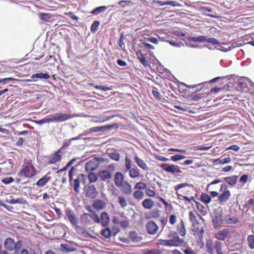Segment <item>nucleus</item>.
Returning a JSON list of instances; mask_svg holds the SVG:
<instances>
[{
    "instance_id": "1",
    "label": "nucleus",
    "mask_w": 254,
    "mask_h": 254,
    "mask_svg": "<svg viewBox=\"0 0 254 254\" xmlns=\"http://www.w3.org/2000/svg\"><path fill=\"white\" fill-rule=\"evenodd\" d=\"M175 190L179 198L182 197L189 202L195 201V197L192 195L196 194V190L192 185L187 183L180 184L175 187Z\"/></svg>"
},
{
    "instance_id": "2",
    "label": "nucleus",
    "mask_w": 254,
    "mask_h": 254,
    "mask_svg": "<svg viewBox=\"0 0 254 254\" xmlns=\"http://www.w3.org/2000/svg\"><path fill=\"white\" fill-rule=\"evenodd\" d=\"M168 240L159 239L157 244L164 247H178L183 244L184 240L180 238L176 232H171L167 235Z\"/></svg>"
},
{
    "instance_id": "3",
    "label": "nucleus",
    "mask_w": 254,
    "mask_h": 254,
    "mask_svg": "<svg viewBox=\"0 0 254 254\" xmlns=\"http://www.w3.org/2000/svg\"><path fill=\"white\" fill-rule=\"evenodd\" d=\"M91 213H83L80 216V220L82 223L85 225H91L96 222L100 223L101 222L100 218L98 215L93 210H88Z\"/></svg>"
},
{
    "instance_id": "4",
    "label": "nucleus",
    "mask_w": 254,
    "mask_h": 254,
    "mask_svg": "<svg viewBox=\"0 0 254 254\" xmlns=\"http://www.w3.org/2000/svg\"><path fill=\"white\" fill-rule=\"evenodd\" d=\"M115 165L113 164L109 165L107 170H102L98 172L99 177L104 182L107 181L112 179L113 172L115 170Z\"/></svg>"
},
{
    "instance_id": "5",
    "label": "nucleus",
    "mask_w": 254,
    "mask_h": 254,
    "mask_svg": "<svg viewBox=\"0 0 254 254\" xmlns=\"http://www.w3.org/2000/svg\"><path fill=\"white\" fill-rule=\"evenodd\" d=\"M4 247L9 251L14 250H19L22 247V242L19 240L15 242L12 238H8L4 241Z\"/></svg>"
},
{
    "instance_id": "6",
    "label": "nucleus",
    "mask_w": 254,
    "mask_h": 254,
    "mask_svg": "<svg viewBox=\"0 0 254 254\" xmlns=\"http://www.w3.org/2000/svg\"><path fill=\"white\" fill-rule=\"evenodd\" d=\"M36 174L35 167L32 165H26L18 173V176L25 178H32Z\"/></svg>"
},
{
    "instance_id": "7",
    "label": "nucleus",
    "mask_w": 254,
    "mask_h": 254,
    "mask_svg": "<svg viewBox=\"0 0 254 254\" xmlns=\"http://www.w3.org/2000/svg\"><path fill=\"white\" fill-rule=\"evenodd\" d=\"M160 168L167 173H171L174 175L181 174L182 171L181 170L180 167L178 165L173 164H169L166 163L162 164L160 166Z\"/></svg>"
},
{
    "instance_id": "8",
    "label": "nucleus",
    "mask_w": 254,
    "mask_h": 254,
    "mask_svg": "<svg viewBox=\"0 0 254 254\" xmlns=\"http://www.w3.org/2000/svg\"><path fill=\"white\" fill-rule=\"evenodd\" d=\"M212 222L214 228L219 230L222 228L224 223L223 215L221 213H217L212 217Z\"/></svg>"
},
{
    "instance_id": "9",
    "label": "nucleus",
    "mask_w": 254,
    "mask_h": 254,
    "mask_svg": "<svg viewBox=\"0 0 254 254\" xmlns=\"http://www.w3.org/2000/svg\"><path fill=\"white\" fill-rule=\"evenodd\" d=\"M231 231L229 229H223L219 230L214 234V238L220 241H225L230 236Z\"/></svg>"
},
{
    "instance_id": "10",
    "label": "nucleus",
    "mask_w": 254,
    "mask_h": 254,
    "mask_svg": "<svg viewBox=\"0 0 254 254\" xmlns=\"http://www.w3.org/2000/svg\"><path fill=\"white\" fill-rule=\"evenodd\" d=\"M119 127V125L117 123H114L111 125H108L106 126H103L101 127H93L89 128L91 133L95 132H99L101 131L106 130H111L113 128H118Z\"/></svg>"
},
{
    "instance_id": "11",
    "label": "nucleus",
    "mask_w": 254,
    "mask_h": 254,
    "mask_svg": "<svg viewBox=\"0 0 254 254\" xmlns=\"http://www.w3.org/2000/svg\"><path fill=\"white\" fill-rule=\"evenodd\" d=\"M72 117L70 114H63L62 113H56L52 118V122H63L66 121Z\"/></svg>"
},
{
    "instance_id": "12",
    "label": "nucleus",
    "mask_w": 254,
    "mask_h": 254,
    "mask_svg": "<svg viewBox=\"0 0 254 254\" xmlns=\"http://www.w3.org/2000/svg\"><path fill=\"white\" fill-rule=\"evenodd\" d=\"M103 161L102 158H96V160H90L87 162L85 165L86 171H93L96 170L99 166V162Z\"/></svg>"
},
{
    "instance_id": "13",
    "label": "nucleus",
    "mask_w": 254,
    "mask_h": 254,
    "mask_svg": "<svg viewBox=\"0 0 254 254\" xmlns=\"http://www.w3.org/2000/svg\"><path fill=\"white\" fill-rule=\"evenodd\" d=\"M147 232L150 235L156 234L159 230V226L153 221H148L145 225Z\"/></svg>"
},
{
    "instance_id": "14",
    "label": "nucleus",
    "mask_w": 254,
    "mask_h": 254,
    "mask_svg": "<svg viewBox=\"0 0 254 254\" xmlns=\"http://www.w3.org/2000/svg\"><path fill=\"white\" fill-rule=\"evenodd\" d=\"M65 214L72 226H74L78 223V218L76 216L72 210L69 208L66 209Z\"/></svg>"
},
{
    "instance_id": "15",
    "label": "nucleus",
    "mask_w": 254,
    "mask_h": 254,
    "mask_svg": "<svg viewBox=\"0 0 254 254\" xmlns=\"http://www.w3.org/2000/svg\"><path fill=\"white\" fill-rule=\"evenodd\" d=\"M13 163L12 160H8L3 163L2 168L1 170H3L4 173L6 175H10L12 172Z\"/></svg>"
},
{
    "instance_id": "16",
    "label": "nucleus",
    "mask_w": 254,
    "mask_h": 254,
    "mask_svg": "<svg viewBox=\"0 0 254 254\" xmlns=\"http://www.w3.org/2000/svg\"><path fill=\"white\" fill-rule=\"evenodd\" d=\"M119 188H120L122 192L125 194L129 195L132 192V186L127 181H124Z\"/></svg>"
},
{
    "instance_id": "17",
    "label": "nucleus",
    "mask_w": 254,
    "mask_h": 254,
    "mask_svg": "<svg viewBox=\"0 0 254 254\" xmlns=\"http://www.w3.org/2000/svg\"><path fill=\"white\" fill-rule=\"evenodd\" d=\"M98 194V192L94 185H90L86 187V196L89 198H95Z\"/></svg>"
},
{
    "instance_id": "18",
    "label": "nucleus",
    "mask_w": 254,
    "mask_h": 254,
    "mask_svg": "<svg viewBox=\"0 0 254 254\" xmlns=\"http://www.w3.org/2000/svg\"><path fill=\"white\" fill-rule=\"evenodd\" d=\"M189 219L191 222L192 226L193 227V230L197 231L199 230L198 228L199 221L197 220L196 216L192 211H190L189 213Z\"/></svg>"
},
{
    "instance_id": "19",
    "label": "nucleus",
    "mask_w": 254,
    "mask_h": 254,
    "mask_svg": "<svg viewBox=\"0 0 254 254\" xmlns=\"http://www.w3.org/2000/svg\"><path fill=\"white\" fill-rule=\"evenodd\" d=\"M62 148H61L58 150L54 153V154L50 158L48 162V164H55L57 162H59L61 160L62 156L59 154L61 152Z\"/></svg>"
},
{
    "instance_id": "20",
    "label": "nucleus",
    "mask_w": 254,
    "mask_h": 254,
    "mask_svg": "<svg viewBox=\"0 0 254 254\" xmlns=\"http://www.w3.org/2000/svg\"><path fill=\"white\" fill-rule=\"evenodd\" d=\"M160 211L158 209H155L144 213V217L146 219H157L160 217Z\"/></svg>"
},
{
    "instance_id": "21",
    "label": "nucleus",
    "mask_w": 254,
    "mask_h": 254,
    "mask_svg": "<svg viewBox=\"0 0 254 254\" xmlns=\"http://www.w3.org/2000/svg\"><path fill=\"white\" fill-rule=\"evenodd\" d=\"M50 173H48L40 179L36 183V185L39 187H44L52 179V177L49 176Z\"/></svg>"
},
{
    "instance_id": "22",
    "label": "nucleus",
    "mask_w": 254,
    "mask_h": 254,
    "mask_svg": "<svg viewBox=\"0 0 254 254\" xmlns=\"http://www.w3.org/2000/svg\"><path fill=\"white\" fill-rule=\"evenodd\" d=\"M134 160L139 167L142 170L144 171L149 170V168L148 167L146 163L144 160L140 158L138 155H136L134 156Z\"/></svg>"
},
{
    "instance_id": "23",
    "label": "nucleus",
    "mask_w": 254,
    "mask_h": 254,
    "mask_svg": "<svg viewBox=\"0 0 254 254\" xmlns=\"http://www.w3.org/2000/svg\"><path fill=\"white\" fill-rule=\"evenodd\" d=\"M230 196V191L225 190L222 193L219 195L218 198V200L220 204H223L229 199Z\"/></svg>"
},
{
    "instance_id": "24",
    "label": "nucleus",
    "mask_w": 254,
    "mask_h": 254,
    "mask_svg": "<svg viewBox=\"0 0 254 254\" xmlns=\"http://www.w3.org/2000/svg\"><path fill=\"white\" fill-rule=\"evenodd\" d=\"M100 220L102 225L104 227H106L109 224L110 218L109 215L107 212L104 211L101 213Z\"/></svg>"
},
{
    "instance_id": "25",
    "label": "nucleus",
    "mask_w": 254,
    "mask_h": 254,
    "mask_svg": "<svg viewBox=\"0 0 254 254\" xmlns=\"http://www.w3.org/2000/svg\"><path fill=\"white\" fill-rule=\"evenodd\" d=\"M177 231L178 233L181 236H184L186 234V230L185 223L183 219H181L180 222L177 226Z\"/></svg>"
},
{
    "instance_id": "26",
    "label": "nucleus",
    "mask_w": 254,
    "mask_h": 254,
    "mask_svg": "<svg viewBox=\"0 0 254 254\" xmlns=\"http://www.w3.org/2000/svg\"><path fill=\"white\" fill-rule=\"evenodd\" d=\"M124 176L122 173H116L114 177V182L116 186L118 187H120L124 183Z\"/></svg>"
},
{
    "instance_id": "27",
    "label": "nucleus",
    "mask_w": 254,
    "mask_h": 254,
    "mask_svg": "<svg viewBox=\"0 0 254 254\" xmlns=\"http://www.w3.org/2000/svg\"><path fill=\"white\" fill-rule=\"evenodd\" d=\"M137 59L140 61V63L144 66H148L150 65L149 62L146 59L144 55L142 53L140 50L136 52Z\"/></svg>"
},
{
    "instance_id": "28",
    "label": "nucleus",
    "mask_w": 254,
    "mask_h": 254,
    "mask_svg": "<svg viewBox=\"0 0 254 254\" xmlns=\"http://www.w3.org/2000/svg\"><path fill=\"white\" fill-rule=\"evenodd\" d=\"M110 6L113 7H114V5H109L108 6L104 5V6H98V7H97L95 8L94 9H93L90 12V13L93 15H95L99 14L101 13H103V12H105L106 11V10L107 9V8H108Z\"/></svg>"
},
{
    "instance_id": "29",
    "label": "nucleus",
    "mask_w": 254,
    "mask_h": 254,
    "mask_svg": "<svg viewBox=\"0 0 254 254\" xmlns=\"http://www.w3.org/2000/svg\"><path fill=\"white\" fill-rule=\"evenodd\" d=\"M154 201L151 198L144 199L142 203V206L146 209H151L154 206Z\"/></svg>"
},
{
    "instance_id": "30",
    "label": "nucleus",
    "mask_w": 254,
    "mask_h": 254,
    "mask_svg": "<svg viewBox=\"0 0 254 254\" xmlns=\"http://www.w3.org/2000/svg\"><path fill=\"white\" fill-rule=\"evenodd\" d=\"M118 232H114L113 229L111 230L109 228H106L101 231V234L105 238L108 239L112 235L115 236Z\"/></svg>"
},
{
    "instance_id": "31",
    "label": "nucleus",
    "mask_w": 254,
    "mask_h": 254,
    "mask_svg": "<svg viewBox=\"0 0 254 254\" xmlns=\"http://www.w3.org/2000/svg\"><path fill=\"white\" fill-rule=\"evenodd\" d=\"M6 202L9 204H24L26 203V200L23 197H19L16 199L12 198V196H11L10 198L7 199Z\"/></svg>"
},
{
    "instance_id": "32",
    "label": "nucleus",
    "mask_w": 254,
    "mask_h": 254,
    "mask_svg": "<svg viewBox=\"0 0 254 254\" xmlns=\"http://www.w3.org/2000/svg\"><path fill=\"white\" fill-rule=\"evenodd\" d=\"M106 206V202L102 200L98 199L94 202L93 207L97 210H102Z\"/></svg>"
},
{
    "instance_id": "33",
    "label": "nucleus",
    "mask_w": 254,
    "mask_h": 254,
    "mask_svg": "<svg viewBox=\"0 0 254 254\" xmlns=\"http://www.w3.org/2000/svg\"><path fill=\"white\" fill-rule=\"evenodd\" d=\"M214 247L215 248V242L213 243L212 240L206 241L205 248L206 252L209 254H214Z\"/></svg>"
},
{
    "instance_id": "34",
    "label": "nucleus",
    "mask_w": 254,
    "mask_h": 254,
    "mask_svg": "<svg viewBox=\"0 0 254 254\" xmlns=\"http://www.w3.org/2000/svg\"><path fill=\"white\" fill-rule=\"evenodd\" d=\"M128 171H129V176L132 179L137 178L142 176L139 170L136 167L132 168Z\"/></svg>"
},
{
    "instance_id": "35",
    "label": "nucleus",
    "mask_w": 254,
    "mask_h": 254,
    "mask_svg": "<svg viewBox=\"0 0 254 254\" xmlns=\"http://www.w3.org/2000/svg\"><path fill=\"white\" fill-rule=\"evenodd\" d=\"M238 178V176L234 175L231 177H225L224 180L231 187H234L236 184Z\"/></svg>"
},
{
    "instance_id": "36",
    "label": "nucleus",
    "mask_w": 254,
    "mask_h": 254,
    "mask_svg": "<svg viewBox=\"0 0 254 254\" xmlns=\"http://www.w3.org/2000/svg\"><path fill=\"white\" fill-rule=\"evenodd\" d=\"M130 239L134 242H138L142 240V237L135 231H131L129 234Z\"/></svg>"
},
{
    "instance_id": "37",
    "label": "nucleus",
    "mask_w": 254,
    "mask_h": 254,
    "mask_svg": "<svg viewBox=\"0 0 254 254\" xmlns=\"http://www.w3.org/2000/svg\"><path fill=\"white\" fill-rule=\"evenodd\" d=\"M74 227L76 232L80 235L86 236L88 234V232L83 227L78 225V224L74 225Z\"/></svg>"
},
{
    "instance_id": "38",
    "label": "nucleus",
    "mask_w": 254,
    "mask_h": 254,
    "mask_svg": "<svg viewBox=\"0 0 254 254\" xmlns=\"http://www.w3.org/2000/svg\"><path fill=\"white\" fill-rule=\"evenodd\" d=\"M118 203L121 207L125 209L128 205L127 200L124 196H120L118 197Z\"/></svg>"
},
{
    "instance_id": "39",
    "label": "nucleus",
    "mask_w": 254,
    "mask_h": 254,
    "mask_svg": "<svg viewBox=\"0 0 254 254\" xmlns=\"http://www.w3.org/2000/svg\"><path fill=\"white\" fill-rule=\"evenodd\" d=\"M31 78L33 79L34 80H35L36 78H43L45 79H48L50 78V75L47 73H37L36 74H33L31 76Z\"/></svg>"
},
{
    "instance_id": "40",
    "label": "nucleus",
    "mask_w": 254,
    "mask_h": 254,
    "mask_svg": "<svg viewBox=\"0 0 254 254\" xmlns=\"http://www.w3.org/2000/svg\"><path fill=\"white\" fill-rule=\"evenodd\" d=\"M223 244L221 242L215 241V249L217 254H224L222 252Z\"/></svg>"
},
{
    "instance_id": "41",
    "label": "nucleus",
    "mask_w": 254,
    "mask_h": 254,
    "mask_svg": "<svg viewBox=\"0 0 254 254\" xmlns=\"http://www.w3.org/2000/svg\"><path fill=\"white\" fill-rule=\"evenodd\" d=\"M200 200L205 204L209 203L211 200V197L205 193H202L200 195Z\"/></svg>"
},
{
    "instance_id": "42",
    "label": "nucleus",
    "mask_w": 254,
    "mask_h": 254,
    "mask_svg": "<svg viewBox=\"0 0 254 254\" xmlns=\"http://www.w3.org/2000/svg\"><path fill=\"white\" fill-rule=\"evenodd\" d=\"M250 179V177L248 175L244 174L240 178L239 182L241 184V187H244L245 184L248 182Z\"/></svg>"
},
{
    "instance_id": "43",
    "label": "nucleus",
    "mask_w": 254,
    "mask_h": 254,
    "mask_svg": "<svg viewBox=\"0 0 254 254\" xmlns=\"http://www.w3.org/2000/svg\"><path fill=\"white\" fill-rule=\"evenodd\" d=\"M188 40L193 42H206V38L204 36H199L197 37H189Z\"/></svg>"
},
{
    "instance_id": "44",
    "label": "nucleus",
    "mask_w": 254,
    "mask_h": 254,
    "mask_svg": "<svg viewBox=\"0 0 254 254\" xmlns=\"http://www.w3.org/2000/svg\"><path fill=\"white\" fill-rule=\"evenodd\" d=\"M99 176L93 172H90L88 175V178L90 183H95L97 181Z\"/></svg>"
},
{
    "instance_id": "45",
    "label": "nucleus",
    "mask_w": 254,
    "mask_h": 254,
    "mask_svg": "<svg viewBox=\"0 0 254 254\" xmlns=\"http://www.w3.org/2000/svg\"><path fill=\"white\" fill-rule=\"evenodd\" d=\"M133 196L135 199L140 200L144 197V193L140 190H136L133 192Z\"/></svg>"
},
{
    "instance_id": "46",
    "label": "nucleus",
    "mask_w": 254,
    "mask_h": 254,
    "mask_svg": "<svg viewBox=\"0 0 254 254\" xmlns=\"http://www.w3.org/2000/svg\"><path fill=\"white\" fill-rule=\"evenodd\" d=\"M75 161H76L75 158L72 159L70 161H69L67 163V164L66 165V166L65 167H64L62 169L58 171L57 173L62 172L66 171L69 167H70L75 162Z\"/></svg>"
},
{
    "instance_id": "47",
    "label": "nucleus",
    "mask_w": 254,
    "mask_h": 254,
    "mask_svg": "<svg viewBox=\"0 0 254 254\" xmlns=\"http://www.w3.org/2000/svg\"><path fill=\"white\" fill-rule=\"evenodd\" d=\"M248 243L251 249H254V235H250L248 237Z\"/></svg>"
},
{
    "instance_id": "48",
    "label": "nucleus",
    "mask_w": 254,
    "mask_h": 254,
    "mask_svg": "<svg viewBox=\"0 0 254 254\" xmlns=\"http://www.w3.org/2000/svg\"><path fill=\"white\" fill-rule=\"evenodd\" d=\"M108 155L111 159L114 161H118L120 160V155L118 152H111Z\"/></svg>"
},
{
    "instance_id": "49",
    "label": "nucleus",
    "mask_w": 254,
    "mask_h": 254,
    "mask_svg": "<svg viewBox=\"0 0 254 254\" xmlns=\"http://www.w3.org/2000/svg\"><path fill=\"white\" fill-rule=\"evenodd\" d=\"M100 25V22L99 21H95L91 26V31L92 33H95L98 30Z\"/></svg>"
},
{
    "instance_id": "50",
    "label": "nucleus",
    "mask_w": 254,
    "mask_h": 254,
    "mask_svg": "<svg viewBox=\"0 0 254 254\" xmlns=\"http://www.w3.org/2000/svg\"><path fill=\"white\" fill-rule=\"evenodd\" d=\"M239 219L233 216L229 218L226 220V224H235L238 222Z\"/></svg>"
},
{
    "instance_id": "51",
    "label": "nucleus",
    "mask_w": 254,
    "mask_h": 254,
    "mask_svg": "<svg viewBox=\"0 0 254 254\" xmlns=\"http://www.w3.org/2000/svg\"><path fill=\"white\" fill-rule=\"evenodd\" d=\"M146 188V184L141 182L137 183L134 187V189L137 190H145Z\"/></svg>"
},
{
    "instance_id": "52",
    "label": "nucleus",
    "mask_w": 254,
    "mask_h": 254,
    "mask_svg": "<svg viewBox=\"0 0 254 254\" xmlns=\"http://www.w3.org/2000/svg\"><path fill=\"white\" fill-rule=\"evenodd\" d=\"M186 157L185 156L183 155H175L171 156L170 159L174 162H177L180 160L184 159L186 158Z\"/></svg>"
},
{
    "instance_id": "53",
    "label": "nucleus",
    "mask_w": 254,
    "mask_h": 254,
    "mask_svg": "<svg viewBox=\"0 0 254 254\" xmlns=\"http://www.w3.org/2000/svg\"><path fill=\"white\" fill-rule=\"evenodd\" d=\"M73 186L75 191L77 192H79L80 186V180L79 178H77L74 180Z\"/></svg>"
},
{
    "instance_id": "54",
    "label": "nucleus",
    "mask_w": 254,
    "mask_h": 254,
    "mask_svg": "<svg viewBox=\"0 0 254 254\" xmlns=\"http://www.w3.org/2000/svg\"><path fill=\"white\" fill-rule=\"evenodd\" d=\"M211 147V146H203L201 145L195 146L193 147V149L194 151L198 150H202V151H206L209 150Z\"/></svg>"
},
{
    "instance_id": "55",
    "label": "nucleus",
    "mask_w": 254,
    "mask_h": 254,
    "mask_svg": "<svg viewBox=\"0 0 254 254\" xmlns=\"http://www.w3.org/2000/svg\"><path fill=\"white\" fill-rule=\"evenodd\" d=\"M51 122H52V118H49L47 117L36 122V123L39 125H42L45 123H50Z\"/></svg>"
},
{
    "instance_id": "56",
    "label": "nucleus",
    "mask_w": 254,
    "mask_h": 254,
    "mask_svg": "<svg viewBox=\"0 0 254 254\" xmlns=\"http://www.w3.org/2000/svg\"><path fill=\"white\" fill-rule=\"evenodd\" d=\"M152 93L153 96L157 99L159 100L161 99V95L156 87H153Z\"/></svg>"
},
{
    "instance_id": "57",
    "label": "nucleus",
    "mask_w": 254,
    "mask_h": 254,
    "mask_svg": "<svg viewBox=\"0 0 254 254\" xmlns=\"http://www.w3.org/2000/svg\"><path fill=\"white\" fill-rule=\"evenodd\" d=\"M14 182V179L12 177H8L3 178L1 180V182L4 185H8Z\"/></svg>"
},
{
    "instance_id": "58",
    "label": "nucleus",
    "mask_w": 254,
    "mask_h": 254,
    "mask_svg": "<svg viewBox=\"0 0 254 254\" xmlns=\"http://www.w3.org/2000/svg\"><path fill=\"white\" fill-rule=\"evenodd\" d=\"M145 192L146 195L149 197H154L156 195L155 191L151 190L149 188H146Z\"/></svg>"
},
{
    "instance_id": "59",
    "label": "nucleus",
    "mask_w": 254,
    "mask_h": 254,
    "mask_svg": "<svg viewBox=\"0 0 254 254\" xmlns=\"http://www.w3.org/2000/svg\"><path fill=\"white\" fill-rule=\"evenodd\" d=\"M131 166L132 164L131 160L129 158H127V157H126L125 159V166L126 170L128 171L129 169H131Z\"/></svg>"
},
{
    "instance_id": "60",
    "label": "nucleus",
    "mask_w": 254,
    "mask_h": 254,
    "mask_svg": "<svg viewBox=\"0 0 254 254\" xmlns=\"http://www.w3.org/2000/svg\"><path fill=\"white\" fill-rule=\"evenodd\" d=\"M40 18L43 20H48L51 18L50 14L47 13H41L39 15Z\"/></svg>"
},
{
    "instance_id": "61",
    "label": "nucleus",
    "mask_w": 254,
    "mask_h": 254,
    "mask_svg": "<svg viewBox=\"0 0 254 254\" xmlns=\"http://www.w3.org/2000/svg\"><path fill=\"white\" fill-rule=\"evenodd\" d=\"M217 161L219 164H224L230 163L231 161V159L230 157H228L222 159H218Z\"/></svg>"
},
{
    "instance_id": "62",
    "label": "nucleus",
    "mask_w": 254,
    "mask_h": 254,
    "mask_svg": "<svg viewBox=\"0 0 254 254\" xmlns=\"http://www.w3.org/2000/svg\"><path fill=\"white\" fill-rule=\"evenodd\" d=\"M177 217L175 214H171L169 216V223L174 225L177 222Z\"/></svg>"
},
{
    "instance_id": "63",
    "label": "nucleus",
    "mask_w": 254,
    "mask_h": 254,
    "mask_svg": "<svg viewBox=\"0 0 254 254\" xmlns=\"http://www.w3.org/2000/svg\"><path fill=\"white\" fill-rule=\"evenodd\" d=\"M206 42L208 43H211L213 45H219V42L218 41L214 38H209L207 39Z\"/></svg>"
},
{
    "instance_id": "64",
    "label": "nucleus",
    "mask_w": 254,
    "mask_h": 254,
    "mask_svg": "<svg viewBox=\"0 0 254 254\" xmlns=\"http://www.w3.org/2000/svg\"><path fill=\"white\" fill-rule=\"evenodd\" d=\"M254 204V200L253 198L250 199L248 201H247L244 206L245 208H250L251 206L253 205Z\"/></svg>"
}]
</instances>
